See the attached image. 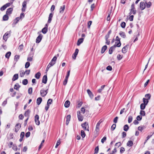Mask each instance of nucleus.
Listing matches in <instances>:
<instances>
[{
    "mask_svg": "<svg viewBox=\"0 0 154 154\" xmlns=\"http://www.w3.org/2000/svg\"><path fill=\"white\" fill-rule=\"evenodd\" d=\"M100 125V124H99V123H97L96 125L94 134V135L95 136V137L97 136L99 134V132L100 130L99 127Z\"/></svg>",
    "mask_w": 154,
    "mask_h": 154,
    "instance_id": "1",
    "label": "nucleus"
},
{
    "mask_svg": "<svg viewBox=\"0 0 154 154\" xmlns=\"http://www.w3.org/2000/svg\"><path fill=\"white\" fill-rule=\"evenodd\" d=\"M11 31L6 32L3 36V39L6 41L8 38L11 35Z\"/></svg>",
    "mask_w": 154,
    "mask_h": 154,
    "instance_id": "2",
    "label": "nucleus"
},
{
    "mask_svg": "<svg viewBox=\"0 0 154 154\" xmlns=\"http://www.w3.org/2000/svg\"><path fill=\"white\" fill-rule=\"evenodd\" d=\"M81 126L84 130L89 131V127L88 125V124L86 122H85L84 123L82 124Z\"/></svg>",
    "mask_w": 154,
    "mask_h": 154,
    "instance_id": "3",
    "label": "nucleus"
},
{
    "mask_svg": "<svg viewBox=\"0 0 154 154\" xmlns=\"http://www.w3.org/2000/svg\"><path fill=\"white\" fill-rule=\"evenodd\" d=\"M48 89H47L46 90H45L43 89L41 90L40 92V94L41 96L42 97H45V96L48 93Z\"/></svg>",
    "mask_w": 154,
    "mask_h": 154,
    "instance_id": "4",
    "label": "nucleus"
},
{
    "mask_svg": "<svg viewBox=\"0 0 154 154\" xmlns=\"http://www.w3.org/2000/svg\"><path fill=\"white\" fill-rule=\"evenodd\" d=\"M39 116L38 115H36L35 116V124L37 125H39L40 124V121L39 120Z\"/></svg>",
    "mask_w": 154,
    "mask_h": 154,
    "instance_id": "5",
    "label": "nucleus"
},
{
    "mask_svg": "<svg viewBox=\"0 0 154 154\" xmlns=\"http://www.w3.org/2000/svg\"><path fill=\"white\" fill-rule=\"evenodd\" d=\"M77 116L79 121H82L83 119V116L81 115L80 111H78Z\"/></svg>",
    "mask_w": 154,
    "mask_h": 154,
    "instance_id": "6",
    "label": "nucleus"
},
{
    "mask_svg": "<svg viewBox=\"0 0 154 154\" xmlns=\"http://www.w3.org/2000/svg\"><path fill=\"white\" fill-rule=\"evenodd\" d=\"M33 54V53H31L28 55V56L27 59V60L29 61H32Z\"/></svg>",
    "mask_w": 154,
    "mask_h": 154,
    "instance_id": "7",
    "label": "nucleus"
},
{
    "mask_svg": "<svg viewBox=\"0 0 154 154\" xmlns=\"http://www.w3.org/2000/svg\"><path fill=\"white\" fill-rule=\"evenodd\" d=\"M146 7L145 4L144 2H142L140 3V8L141 10H144Z\"/></svg>",
    "mask_w": 154,
    "mask_h": 154,
    "instance_id": "8",
    "label": "nucleus"
},
{
    "mask_svg": "<svg viewBox=\"0 0 154 154\" xmlns=\"http://www.w3.org/2000/svg\"><path fill=\"white\" fill-rule=\"evenodd\" d=\"M21 127V125L20 124H17L15 126V132H17V131L19 130L20 129Z\"/></svg>",
    "mask_w": 154,
    "mask_h": 154,
    "instance_id": "9",
    "label": "nucleus"
},
{
    "mask_svg": "<svg viewBox=\"0 0 154 154\" xmlns=\"http://www.w3.org/2000/svg\"><path fill=\"white\" fill-rule=\"evenodd\" d=\"M129 45H127L125 46L122 49V52L124 54L128 50V46Z\"/></svg>",
    "mask_w": 154,
    "mask_h": 154,
    "instance_id": "10",
    "label": "nucleus"
},
{
    "mask_svg": "<svg viewBox=\"0 0 154 154\" xmlns=\"http://www.w3.org/2000/svg\"><path fill=\"white\" fill-rule=\"evenodd\" d=\"M87 93H88V95L90 97L91 99H92L94 97V95L92 93L89 89H87Z\"/></svg>",
    "mask_w": 154,
    "mask_h": 154,
    "instance_id": "11",
    "label": "nucleus"
},
{
    "mask_svg": "<svg viewBox=\"0 0 154 154\" xmlns=\"http://www.w3.org/2000/svg\"><path fill=\"white\" fill-rule=\"evenodd\" d=\"M48 26L47 24L45 25V27L42 29V32L44 34L46 33L48 31Z\"/></svg>",
    "mask_w": 154,
    "mask_h": 154,
    "instance_id": "12",
    "label": "nucleus"
},
{
    "mask_svg": "<svg viewBox=\"0 0 154 154\" xmlns=\"http://www.w3.org/2000/svg\"><path fill=\"white\" fill-rule=\"evenodd\" d=\"M79 49H76L75 50V52L72 55V58L73 59H76L77 55L79 52Z\"/></svg>",
    "mask_w": 154,
    "mask_h": 154,
    "instance_id": "13",
    "label": "nucleus"
},
{
    "mask_svg": "<svg viewBox=\"0 0 154 154\" xmlns=\"http://www.w3.org/2000/svg\"><path fill=\"white\" fill-rule=\"evenodd\" d=\"M42 35L41 34H40L39 36L37 38L36 40V43H38L40 42L41 41Z\"/></svg>",
    "mask_w": 154,
    "mask_h": 154,
    "instance_id": "14",
    "label": "nucleus"
},
{
    "mask_svg": "<svg viewBox=\"0 0 154 154\" xmlns=\"http://www.w3.org/2000/svg\"><path fill=\"white\" fill-rule=\"evenodd\" d=\"M20 57V56L19 55H16L14 57V62H15L14 64H15L18 61V60L19 59Z\"/></svg>",
    "mask_w": 154,
    "mask_h": 154,
    "instance_id": "15",
    "label": "nucleus"
},
{
    "mask_svg": "<svg viewBox=\"0 0 154 154\" xmlns=\"http://www.w3.org/2000/svg\"><path fill=\"white\" fill-rule=\"evenodd\" d=\"M137 12V11L136 10L134 9H131L130 10V12L129 13V14L130 15H131V14H133L134 15H135L136 14Z\"/></svg>",
    "mask_w": 154,
    "mask_h": 154,
    "instance_id": "16",
    "label": "nucleus"
},
{
    "mask_svg": "<svg viewBox=\"0 0 154 154\" xmlns=\"http://www.w3.org/2000/svg\"><path fill=\"white\" fill-rule=\"evenodd\" d=\"M13 11V8H10L8 9L6 12V14H10L11 13V12Z\"/></svg>",
    "mask_w": 154,
    "mask_h": 154,
    "instance_id": "17",
    "label": "nucleus"
},
{
    "mask_svg": "<svg viewBox=\"0 0 154 154\" xmlns=\"http://www.w3.org/2000/svg\"><path fill=\"white\" fill-rule=\"evenodd\" d=\"M47 81V77L46 75H45L43 76L42 79V82L44 84H46Z\"/></svg>",
    "mask_w": 154,
    "mask_h": 154,
    "instance_id": "18",
    "label": "nucleus"
},
{
    "mask_svg": "<svg viewBox=\"0 0 154 154\" xmlns=\"http://www.w3.org/2000/svg\"><path fill=\"white\" fill-rule=\"evenodd\" d=\"M84 40V38H79L77 44L78 46L81 43L83 42Z\"/></svg>",
    "mask_w": 154,
    "mask_h": 154,
    "instance_id": "19",
    "label": "nucleus"
},
{
    "mask_svg": "<svg viewBox=\"0 0 154 154\" xmlns=\"http://www.w3.org/2000/svg\"><path fill=\"white\" fill-rule=\"evenodd\" d=\"M107 48V46L105 45L103 46L101 48V52L102 54L103 53Z\"/></svg>",
    "mask_w": 154,
    "mask_h": 154,
    "instance_id": "20",
    "label": "nucleus"
},
{
    "mask_svg": "<svg viewBox=\"0 0 154 154\" xmlns=\"http://www.w3.org/2000/svg\"><path fill=\"white\" fill-rule=\"evenodd\" d=\"M18 74H14L12 80L13 81H14L18 79Z\"/></svg>",
    "mask_w": 154,
    "mask_h": 154,
    "instance_id": "21",
    "label": "nucleus"
},
{
    "mask_svg": "<svg viewBox=\"0 0 154 154\" xmlns=\"http://www.w3.org/2000/svg\"><path fill=\"white\" fill-rule=\"evenodd\" d=\"M71 118V116L70 115H69L67 116L66 117V124L67 125H68L69 123V121L70 120Z\"/></svg>",
    "mask_w": 154,
    "mask_h": 154,
    "instance_id": "22",
    "label": "nucleus"
},
{
    "mask_svg": "<svg viewBox=\"0 0 154 154\" xmlns=\"http://www.w3.org/2000/svg\"><path fill=\"white\" fill-rule=\"evenodd\" d=\"M53 14L52 13H51L49 14V18H48V22L49 23H50L51 22V21L52 20V18L53 17Z\"/></svg>",
    "mask_w": 154,
    "mask_h": 154,
    "instance_id": "23",
    "label": "nucleus"
},
{
    "mask_svg": "<svg viewBox=\"0 0 154 154\" xmlns=\"http://www.w3.org/2000/svg\"><path fill=\"white\" fill-rule=\"evenodd\" d=\"M65 5H63V6H61L60 8V13H63L64 12V11L65 10Z\"/></svg>",
    "mask_w": 154,
    "mask_h": 154,
    "instance_id": "24",
    "label": "nucleus"
},
{
    "mask_svg": "<svg viewBox=\"0 0 154 154\" xmlns=\"http://www.w3.org/2000/svg\"><path fill=\"white\" fill-rule=\"evenodd\" d=\"M42 101V99L41 97H39L36 100V103L38 105L40 104Z\"/></svg>",
    "mask_w": 154,
    "mask_h": 154,
    "instance_id": "25",
    "label": "nucleus"
},
{
    "mask_svg": "<svg viewBox=\"0 0 154 154\" xmlns=\"http://www.w3.org/2000/svg\"><path fill=\"white\" fill-rule=\"evenodd\" d=\"M115 49V46H113L111 47L109 50V54H111L112 53L113 51Z\"/></svg>",
    "mask_w": 154,
    "mask_h": 154,
    "instance_id": "26",
    "label": "nucleus"
},
{
    "mask_svg": "<svg viewBox=\"0 0 154 154\" xmlns=\"http://www.w3.org/2000/svg\"><path fill=\"white\" fill-rule=\"evenodd\" d=\"M30 112V111L29 109L27 110V111H26L25 112L24 114V116H25L29 117V115Z\"/></svg>",
    "mask_w": 154,
    "mask_h": 154,
    "instance_id": "27",
    "label": "nucleus"
},
{
    "mask_svg": "<svg viewBox=\"0 0 154 154\" xmlns=\"http://www.w3.org/2000/svg\"><path fill=\"white\" fill-rule=\"evenodd\" d=\"M70 102L69 101L67 100H66L64 103V106L68 108V107L70 105Z\"/></svg>",
    "mask_w": 154,
    "mask_h": 154,
    "instance_id": "28",
    "label": "nucleus"
},
{
    "mask_svg": "<svg viewBox=\"0 0 154 154\" xmlns=\"http://www.w3.org/2000/svg\"><path fill=\"white\" fill-rule=\"evenodd\" d=\"M133 143L131 140H129L128 141L127 143V145L130 147L132 146L133 145Z\"/></svg>",
    "mask_w": 154,
    "mask_h": 154,
    "instance_id": "29",
    "label": "nucleus"
},
{
    "mask_svg": "<svg viewBox=\"0 0 154 154\" xmlns=\"http://www.w3.org/2000/svg\"><path fill=\"white\" fill-rule=\"evenodd\" d=\"M119 35L121 37L123 38H125L126 37V35L125 33L124 32L121 31L119 33Z\"/></svg>",
    "mask_w": 154,
    "mask_h": 154,
    "instance_id": "30",
    "label": "nucleus"
},
{
    "mask_svg": "<svg viewBox=\"0 0 154 154\" xmlns=\"http://www.w3.org/2000/svg\"><path fill=\"white\" fill-rule=\"evenodd\" d=\"M121 43L120 41L116 42L115 43V45L113 46H115V48L116 47H120L121 46Z\"/></svg>",
    "mask_w": 154,
    "mask_h": 154,
    "instance_id": "31",
    "label": "nucleus"
},
{
    "mask_svg": "<svg viewBox=\"0 0 154 154\" xmlns=\"http://www.w3.org/2000/svg\"><path fill=\"white\" fill-rule=\"evenodd\" d=\"M20 87V86L18 84H16L14 86V88L17 90H18L19 88Z\"/></svg>",
    "mask_w": 154,
    "mask_h": 154,
    "instance_id": "32",
    "label": "nucleus"
},
{
    "mask_svg": "<svg viewBox=\"0 0 154 154\" xmlns=\"http://www.w3.org/2000/svg\"><path fill=\"white\" fill-rule=\"evenodd\" d=\"M11 53L10 51H8V52H7L5 55V57L8 58L9 59L10 56H11Z\"/></svg>",
    "mask_w": 154,
    "mask_h": 154,
    "instance_id": "33",
    "label": "nucleus"
},
{
    "mask_svg": "<svg viewBox=\"0 0 154 154\" xmlns=\"http://www.w3.org/2000/svg\"><path fill=\"white\" fill-rule=\"evenodd\" d=\"M41 75V73L40 72H38L35 74V77L36 79H38L40 78Z\"/></svg>",
    "mask_w": 154,
    "mask_h": 154,
    "instance_id": "34",
    "label": "nucleus"
},
{
    "mask_svg": "<svg viewBox=\"0 0 154 154\" xmlns=\"http://www.w3.org/2000/svg\"><path fill=\"white\" fill-rule=\"evenodd\" d=\"M146 128L145 126H140L138 127V130L140 131L141 132L142 131Z\"/></svg>",
    "mask_w": 154,
    "mask_h": 154,
    "instance_id": "35",
    "label": "nucleus"
},
{
    "mask_svg": "<svg viewBox=\"0 0 154 154\" xmlns=\"http://www.w3.org/2000/svg\"><path fill=\"white\" fill-rule=\"evenodd\" d=\"M8 14H6L4 15L3 17V20L4 21L7 20L8 19Z\"/></svg>",
    "mask_w": 154,
    "mask_h": 154,
    "instance_id": "36",
    "label": "nucleus"
},
{
    "mask_svg": "<svg viewBox=\"0 0 154 154\" xmlns=\"http://www.w3.org/2000/svg\"><path fill=\"white\" fill-rule=\"evenodd\" d=\"M25 74V72L23 70H21L20 71V76L21 77L24 76Z\"/></svg>",
    "mask_w": 154,
    "mask_h": 154,
    "instance_id": "37",
    "label": "nucleus"
},
{
    "mask_svg": "<svg viewBox=\"0 0 154 154\" xmlns=\"http://www.w3.org/2000/svg\"><path fill=\"white\" fill-rule=\"evenodd\" d=\"M143 103L147 105L149 102V100H148V99H147V98H144L143 99Z\"/></svg>",
    "mask_w": 154,
    "mask_h": 154,
    "instance_id": "38",
    "label": "nucleus"
},
{
    "mask_svg": "<svg viewBox=\"0 0 154 154\" xmlns=\"http://www.w3.org/2000/svg\"><path fill=\"white\" fill-rule=\"evenodd\" d=\"M146 105L143 103H141L140 106V109L142 110L144 109L145 108L146 106Z\"/></svg>",
    "mask_w": 154,
    "mask_h": 154,
    "instance_id": "39",
    "label": "nucleus"
},
{
    "mask_svg": "<svg viewBox=\"0 0 154 154\" xmlns=\"http://www.w3.org/2000/svg\"><path fill=\"white\" fill-rule=\"evenodd\" d=\"M28 83L27 79H25L23 80L22 83L24 85H26Z\"/></svg>",
    "mask_w": 154,
    "mask_h": 154,
    "instance_id": "40",
    "label": "nucleus"
},
{
    "mask_svg": "<svg viewBox=\"0 0 154 154\" xmlns=\"http://www.w3.org/2000/svg\"><path fill=\"white\" fill-rule=\"evenodd\" d=\"M129 129V127L127 125H125L124 126V130L125 131H127Z\"/></svg>",
    "mask_w": 154,
    "mask_h": 154,
    "instance_id": "41",
    "label": "nucleus"
},
{
    "mask_svg": "<svg viewBox=\"0 0 154 154\" xmlns=\"http://www.w3.org/2000/svg\"><path fill=\"white\" fill-rule=\"evenodd\" d=\"M20 18L19 17L16 18L14 20L13 23L15 24H16L19 21Z\"/></svg>",
    "mask_w": 154,
    "mask_h": 154,
    "instance_id": "42",
    "label": "nucleus"
},
{
    "mask_svg": "<svg viewBox=\"0 0 154 154\" xmlns=\"http://www.w3.org/2000/svg\"><path fill=\"white\" fill-rule=\"evenodd\" d=\"M105 86V85L102 86L101 87V88L98 90V92L99 93H100L101 92L102 90L104 89Z\"/></svg>",
    "mask_w": 154,
    "mask_h": 154,
    "instance_id": "43",
    "label": "nucleus"
},
{
    "mask_svg": "<svg viewBox=\"0 0 154 154\" xmlns=\"http://www.w3.org/2000/svg\"><path fill=\"white\" fill-rule=\"evenodd\" d=\"M146 5V7L147 8H149L151 6V2H145Z\"/></svg>",
    "mask_w": 154,
    "mask_h": 154,
    "instance_id": "44",
    "label": "nucleus"
},
{
    "mask_svg": "<svg viewBox=\"0 0 154 154\" xmlns=\"http://www.w3.org/2000/svg\"><path fill=\"white\" fill-rule=\"evenodd\" d=\"M133 119V117L132 116H129L128 118V122L129 123H130L132 122Z\"/></svg>",
    "mask_w": 154,
    "mask_h": 154,
    "instance_id": "45",
    "label": "nucleus"
},
{
    "mask_svg": "<svg viewBox=\"0 0 154 154\" xmlns=\"http://www.w3.org/2000/svg\"><path fill=\"white\" fill-rule=\"evenodd\" d=\"M9 137L8 138V140H10L11 139H12L14 137L13 134L12 133H10L9 134Z\"/></svg>",
    "mask_w": 154,
    "mask_h": 154,
    "instance_id": "46",
    "label": "nucleus"
},
{
    "mask_svg": "<svg viewBox=\"0 0 154 154\" xmlns=\"http://www.w3.org/2000/svg\"><path fill=\"white\" fill-rule=\"evenodd\" d=\"M52 100L51 99H49L47 102V105H50L52 103Z\"/></svg>",
    "mask_w": 154,
    "mask_h": 154,
    "instance_id": "47",
    "label": "nucleus"
},
{
    "mask_svg": "<svg viewBox=\"0 0 154 154\" xmlns=\"http://www.w3.org/2000/svg\"><path fill=\"white\" fill-rule=\"evenodd\" d=\"M30 65V63L29 62H27L26 63L25 65V68H28Z\"/></svg>",
    "mask_w": 154,
    "mask_h": 154,
    "instance_id": "48",
    "label": "nucleus"
},
{
    "mask_svg": "<svg viewBox=\"0 0 154 154\" xmlns=\"http://www.w3.org/2000/svg\"><path fill=\"white\" fill-rule=\"evenodd\" d=\"M81 135L83 138H84L85 136V134L83 130H82L81 132Z\"/></svg>",
    "mask_w": 154,
    "mask_h": 154,
    "instance_id": "49",
    "label": "nucleus"
},
{
    "mask_svg": "<svg viewBox=\"0 0 154 154\" xmlns=\"http://www.w3.org/2000/svg\"><path fill=\"white\" fill-rule=\"evenodd\" d=\"M145 97L147 98V99H148V100H149L150 98L151 97V95L150 94H147L145 95Z\"/></svg>",
    "mask_w": 154,
    "mask_h": 154,
    "instance_id": "50",
    "label": "nucleus"
},
{
    "mask_svg": "<svg viewBox=\"0 0 154 154\" xmlns=\"http://www.w3.org/2000/svg\"><path fill=\"white\" fill-rule=\"evenodd\" d=\"M123 57V55L120 54H118L117 56V58L118 60H120L122 59Z\"/></svg>",
    "mask_w": 154,
    "mask_h": 154,
    "instance_id": "51",
    "label": "nucleus"
},
{
    "mask_svg": "<svg viewBox=\"0 0 154 154\" xmlns=\"http://www.w3.org/2000/svg\"><path fill=\"white\" fill-rule=\"evenodd\" d=\"M60 139L59 140H57V143L56 144V145L55 146V148H57L58 146L60 144Z\"/></svg>",
    "mask_w": 154,
    "mask_h": 154,
    "instance_id": "52",
    "label": "nucleus"
},
{
    "mask_svg": "<svg viewBox=\"0 0 154 154\" xmlns=\"http://www.w3.org/2000/svg\"><path fill=\"white\" fill-rule=\"evenodd\" d=\"M32 88H30L28 90V93L29 94H31L32 93Z\"/></svg>",
    "mask_w": 154,
    "mask_h": 154,
    "instance_id": "53",
    "label": "nucleus"
},
{
    "mask_svg": "<svg viewBox=\"0 0 154 154\" xmlns=\"http://www.w3.org/2000/svg\"><path fill=\"white\" fill-rule=\"evenodd\" d=\"M140 115L143 116H145V112L143 110L140 111Z\"/></svg>",
    "mask_w": 154,
    "mask_h": 154,
    "instance_id": "54",
    "label": "nucleus"
},
{
    "mask_svg": "<svg viewBox=\"0 0 154 154\" xmlns=\"http://www.w3.org/2000/svg\"><path fill=\"white\" fill-rule=\"evenodd\" d=\"M126 25V23L125 22H122L121 24V26L122 28H125Z\"/></svg>",
    "mask_w": 154,
    "mask_h": 154,
    "instance_id": "55",
    "label": "nucleus"
},
{
    "mask_svg": "<svg viewBox=\"0 0 154 154\" xmlns=\"http://www.w3.org/2000/svg\"><path fill=\"white\" fill-rule=\"evenodd\" d=\"M99 150V147L98 146H97L96 147L95 149V152L94 153L95 154H97L98 153V152Z\"/></svg>",
    "mask_w": 154,
    "mask_h": 154,
    "instance_id": "56",
    "label": "nucleus"
},
{
    "mask_svg": "<svg viewBox=\"0 0 154 154\" xmlns=\"http://www.w3.org/2000/svg\"><path fill=\"white\" fill-rule=\"evenodd\" d=\"M116 127V124H113L111 127V129L112 131H113L115 128Z\"/></svg>",
    "mask_w": 154,
    "mask_h": 154,
    "instance_id": "57",
    "label": "nucleus"
},
{
    "mask_svg": "<svg viewBox=\"0 0 154 154\" xmlns=\"http://www.w3.org/2000/svg\"><path fill=\"white\" fill-rule=\"evenodd\" d=\"M7 8L6 6L5 5L2 6L0 8V10L1 11H3L5 10Z\"/></svg>",
    "mask_w": 154,
    "mask_h": 154,
    "instance_id": "58",
    "label": "nucleus"
},
{
    "mask_svg": "<svg viewBox=\"0 0 154 154\" xmlns=\"http://www.w3.org/2000/svg\"><path fill=\"white\" fill-rule=\"evenodd\" d=\"M106 137H103L102 139L101 142L103 143L106 140Z\"/></svg>",
    "mask_w": 154,
    "mask_h": 154,
    "instance_id": "59",
    "label": "nucleus"
},
{
    "mask_svg": "<svg viewBox=\"0 0 154 154\" xmlns=\"http://www.w3.org/2000/svg\"><path fill=\"white\" fill-rule=\"evenodd\" d=\"M26 2L24 1L22 3V6L23 8H26Z\"/></svg>",
    "mask_w": 154,
    "mask_h": 154,
    "instance_id": "60",
    "label": "nucleus"
},
{
    "mask_svg": "<svg viewBox=\"0 0 154 154\" xmlns=\"http://www.w3.org/2000/svg\"><path fill=\"white\" fill-rule=\"evenodd\" d=\"M125 151V148L123 147H121L120 149V152L121 153H123Z\"/></svg>",
    "mask_w": 154,
    "mask_h": 154,
    "instance_id": "61",
    "label": "nucleus"
},
{
    "mask_svg": "<svg viewBox=\"0 0 154 154\" xmlns=\"http://www.w3.org/2000/svg\"><path fill=\"white\" fill-rule=\"evenodd\" d=\"M142 119V117L141 116H138L137 117V119L138 121H140Z\"/></svg>",
    "mask_w": 154,
    "mask_h": 154,
    "instance_id": "62",
    "label": "nucleus"
},
{
    "mask_svg": "<svg viewBox=\"0 0 154 154\" xmlns=\"http://www.w3.org/2000/svg\"><path fill=\"white\" fill-rule=\"evenodd\" d=\"M106 69L109 71H111L112 69V67L110 66H109L106 67Z\"/></svg>",
    "mask_w": 154,
    "mask_h": 154,
    "instance_id": "63",
    "label": "nucleus"
},
{
    "mask_svg": "<svg viewBox=\"0 0 154 154\" xmlns=\"http://www.w3.org/2000/svg\"><path fill=\"white\" fill-rule=\"evenodd\" d=\"M68 79L65 78V79L63 82V85H66V84L67 82V81H68Z\"/></svg>",
    "mask_w": 154,
    "mask_h": 154,
    "instance_id": "64",
    "label": "nucleus"
}]
</instances>
